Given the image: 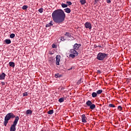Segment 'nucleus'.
Listing matches in <instances>:
<instances>
[{
	"label": "nucleus",
	"mask_w": 131,
	"mask_h": 131,
	"mask_svg": "<svg viewBox=\"0 0 131 131\" xmlns=\"http://www.w3.org/2000/svg\"><path fill=\"white\" fill-rule=\"evenodd\" d=\"M53 21L56 24H62L64 22L66 14L62 9H57L53 12L52 14Z\"/></svg>",
	"instance_id": "1"
},
{
	"label": "nucleus",
	"mask_w": 131,
	"mask_h": 131,
	"mask_svg": "<svg viewBox=\"0 0 131 131\" xmlns=\"http://www.w3.org/2000/svg\"><path fill=\"white\" fill-rule=\"evenodd\" d=\"M13 118H15V119H16V116H15L13 113H9L7 114L5 117L4 125L5 126H7V124L9 123V120Z\"/></svg>",
	"instance_id": "2"
},
{
	"label": "nucleus",
	"mask_w": 131,
	"mask_h": 131,
	"mask_svg": "<svg viewBox=\"0 0 131 131\" xmlns=\"http://www.w3.org/2000/svg\"><path fill=\"white\" fill-rule=\"evenodd\" d=\"M107 58L108 54L105 53L99 52L97 56V59L99 61H103L104 59H107Z\"/></svg>",
	"instance_id": "3"
},
{
	"label": "nucleus",
	"mask_w": 131,
	"mask_h": 131,
	"mask_svg": "<svg viewBox=\"0 0 131 131\" xmlns=\"http://www.w3.org/2000/svg\"><path fill=\"white\" fill-rule=\"evenodd\" d=\"M19 118L18 116H16L14 121H13V124L11 125L10 131H16V126L19 121Z\"/></svg>",
	"instance_id": "4"
},
{
	"label": "nucleus",
	"mask_w": 131,
	"mask_h": 131,
	"mask_svg": "<svg viewBox=\"0 0 131 131\" xmlns=\"http://www.w3.org/2000/svg\"><path fill=\"white\" fill-rule=\"evenodd\" d=\"M84 27H85V28H87L91 30V29H92V24H91V23L90 22H86L84 24Z\"/></svg>",
	"instance_id": "5"
},
{
	"label": "nucleus",
	"mask_w": 131,
	"mask_h": 131,
	"mask_svg": "<svg viewBox=\"0 0 131 131\" xmlns=\"http://www.w3.org/2000/svg\"><path fill=\"white\" fill-rule=\"evenodd\" d=\"M88 120V118L85 116V115L83 114L81 115V120L82 122H83L84 123H86L87 121L86 120Z\"/></svg>",
	"instance_id": "6"
},
{
	"label": "nucleus",
	"mask_w": 131,
	"mask_h": 131,
	"mask_svg": "<svg viewBox=\"0 0 131 131\" xmlns=\"http://www.w3.org/2000/svg\"><path fill=\"white\" fill-rule=\"evenodd\" d=\"M80 47H81V45L75 43L73 46V49L76 50V51H78V49H79V48H80Z\"/></svg>",
	"instance_id": "7"
},
{
	"label": "nucleus",
	"mask_w": 131,
	"mask_h": 131,
	"mask_svg": "<svg viewBox=\"0 0 131 131\" xmlns=\"http://www.w3.org/2000/svg\"><path fill=\"white\" fill-rule=\"evenodd\" d=\"M71 53L75 55L76 57L78 56V52H77V50H74L73 49L71 50Z\"/></svg>",
	"instance_id": "8"
},
{
	"label": "nucleus",
	"mask_w": 131,
	"mask_h": 131,
	"mask_svg": "<svg viewBox=\"0 0 131 131\" xmlns=\"http://www.w3.org/2000/svg\"><path fill=\"white\" fill-rule=\"evenodd\" d=\"M56 65H60V60L61 59V56L59 55L56 57Z\"/></svg>",
	"instance_id": "9"
},
{
	"label": "nucleus",
	"mask_w": 131,
	"mask_h": 131,
	"mask_svg": "<svg viewBox=\"0 0 131 131\" xmlns=\"http://www.w3.org/2000/svg\"><path fill=\"white\" fill-rule=\"evenodd\" d=\"M6 77V74L5 73H2L0 74V80H4Z\"/></svg>",
	"instance_id": "10"
},
{
	"label": "nucleus",
	"mask_w": 131,
	"mask_h": 131,
	"mask_svg": "<svg viewBox=\"0 0 131 131\" xmlns=\"http://www.w3.org/2000/svg\"><path fill=\"white\" fill-rule=\"evenodd\" d=\"M64 11L66 13H67L68 14L71 13V9H70V8H69L64 9Z\"/></svg>",
	"instance_id": "11"
},
{
	"label": "nucleus",
	"mask_w": 131,
	"mask_h": 131,
	"mask_svg": "<svg viewBox=\"0 0 131 131\" xmlns=\"http://www.w3.org/2000/svg\"><path fill=\"white\" fill-rule=\"evenodd\" d=\"M53 20H51L49 24L46 25V27H51L53 26Z\"/></svg>",
	"instance_id": "12"
},
{
	"label": "nucleus",
	"mask_w": 131,
	"mask_h": 131,
	"mask_svg": "<svg viewBox=\"0 0 131 131\" xmlns=\"http://www.w3.org/2000/svg\"><path fill=\"white\" fill-rule=\"evenodd\" d=\"M92 104H93V102H92L91 100H88L86 102V105H87L88 107H90Z\"/></svg>",
	"instance_id": "13"
},
{
	"label": "nucleus",
	"mask_w": 131,
	"mask_h": 131,
	"mask_svg": "<svg viewBox=\"0 0 131 131\" xmlns=\"http://www.w3.org/2000/svg\"><path fill=\"white\" fill-rule=\"evenodd\" d=\"M31 114H32V111H31V110H28L26 111V115H31Z\"/></svg>",
	"instance_id": "14"
},
{
	"label": "nucleus",
	"mask_w": 131,
	"mask_h": 131,
	"mask_svg": "<svg viewBox=\"0 0 131 131\" xmlns=\"http://www.w3.org/2000/svg\"><path fill=\"white\" fill-rule=\"evenodd\" d=\"M64 35H65V36H66L67 37H71V36H72L71 33H69V32H66V33L64 34Z\"/></svg>",
	"instance_id": "15"
},
{
	"label": "nucleus",
	"mask_w": 131,
	"mask_h": 131,
	"mask_svg": "<svg viewBox=\"0 0 131 131\" xmlns=\"http://www.w3.org/2000/svg\"><path fill=\"white\" fill-rule=\"evenodd\" d=\"M5 42H6V43H7V45H10V43H11V40L10 39H5Z\"/></svg>",
	"instance_id": "16"
},
{
	"label": "nucleus",
	"mask_w": 131,
	"mask_h": 131,
	"mask_svg": "<svg viewBox=\"0 0 131 131\" xmlns=\"http://www.w3.org/2000/svg\"><path fill=\"white\" fill-rule=\"evenodd\" d=\"M9 65L10 67H15V62H10L9 63Z\"/></svg>",
	"instance_id": "17"
},
{
	"label": "nucleus",
	"mask_w": 131,
	"mask_h": 131,
	"mask_svg": "<svg viewBox=\"0 0 131 131\" xmlns=\"http://www.w3.org/2000/svg\"><path fill=\"white\" fill-rule=\"evenodd\" d=\"M92 98H96L98 96V94L96 92H93L92 94Z\"/></svg>",
	"instance_id": "18"
},
{
	"label": "nucleus",
	"mask_w": 131,
	"mask_h": 131,
	"mask_svg": "<svg viewBox=\"0 0 131 131\" xmlns=\"http://www.w3.org/2000/svg\"><path fill=\"white\" fill-rule=\"evenodd\" d=\"M64 99H65V98L61 97L58 99V101L59 102V103H63V102H64Z\"/></svg>",
	"instance_id": "19"
},
{
	"label": "nucleus",
	"mask_w": 131,
	"mask_h": 131,
	"mask_svg": "<svg viewBox=\"0 0 131 131\" xmlns=\"http://www.w3.org/2000/svg\"><path fill=\"white\" fill-rule=\"evenodd\" d=\"M90 109H91V110H94V109L96 108V105L94 104H92L91 106H90Z\"/></svg>",
	"instance_id": "20"
},
{
	"label": "nucleus",
	"mask_w": 131,
	"mask_h": 131,
	"mask_svg": "<svg viewBox=\"0 0 131 131\" xmlns=\"http://www.w3.org/2000/svg\"><path fill=\"white\" fill-rule=\"evenodd\" d=\"M55 77H56V78H58L59 77H62V75H60V74L59 73L55 74Z\"/></svg>",
	"instance_id": "21"
},
{
	"label": "nucleus",
	"mask_w": 131,
	"mask_h": 131,
	"mask_svg": "<svg viewBox=\"0 0 131 131\" xmlns=\"http://www.w3.org/2000/svg\"><path fill=\"white\" fill-rule=\"evenodd\" d=\"M48 114H50V115H52L54 113V110H51L47 112Z\"/></svg>",
	"instance_id": "22"
},
{
	"label": "nucleus",
	"mask_w": 131,
	"mask_h": 131,
	"mask_svg": "<svg viewBox=\"0 0 131 131\" xmlns=\"http://www.w3.org/2000/svg\"><path fill=\"white\" fill-rule=\"evenodd\" d=\"M102 93H103V90H99L96 92V94H97V95H100Z\"/></svg>",
	"instance_id": "23"
},
{
	"label": "nucleus",
	"mask_w": 131,
	"mask_h": 131,
	"mask_svg": "<svg viewBox=\"0 0 131 131\" xmlns=\"http://www.w3.org/2000/svg\"><path fill=\"white\" fill-rule=\"evenodd\" d=\"M69 57H70V58H75V57H76V55H75V54H73L72 53V54L69 55Z\"/></svg>",
	"instance_id": "24"
},
{
	"label": "nucleus",
	"mask_w": 131,
	"mask_h": 131,
	"mask_svg": "<svg viewBox=\"0 0 131 131\" xmlns=\"http://www.w3.org/2000/svg\"><path fill=\"white\" fill-rule=\"evenodd\" d=\"M80 3H81V5H84L86 3V1L85 0H80Z\"/></svg>",
	"instance_id": "25"
},
{
	"label": "nucleus",
	"mask_w": 131,
	"mask_h": 131,
	"mask_svg": "<svg viewBox=\"0 0 131 131\" xmlns=\"http://www.w3.org/2000/svg\"><path fill=\"white\" fill-rule=\"evenodd\" d=\"M61 7L62 8H67V7H68V5H67V4H65L64 3H62Z\"/></svg>",
	"instance_id": "26"
},
{
	"label": "nucleus",
	"mask_w": 131,
	"mask_h": 131,
	"mask_svg": "<svg viewBox=\"0 0 131 131\" xmlns=\"http://www.w3.org/2000/svg\"><path fill=\"white\" fill-rule=\"evenodd\" d=\"M108 107H110V108H115V105L113 104H109Z\"/></svg>",
	"instance_id": "27"
},
{
	"label": "nucleus",
	"mask_w": 131,
	"mask_h": 131,
	"mask_svg": "<svg viewBox=\"0 0 131 131\" xmlns=\"http://www.w3.org/2000/svg\"><path fill=\"white\" fill-rule=\"evenodd\" d=\"M22 9L23 10H27V9H28V6L24 5V6H23Z\"/></svg>",
	"instance_id": "28"
},
{
	"label": "nucleus",
	"mask_w": 131,
	"mask_h": 131,
	"mask_svg": "<svg viewBox=\"0 0 131 131\" xmlns=\"http://www.w3.org/2000/svg\"><path fill=\"white\" fill-rule=\"evenodd\" d=\"M10 38H14L15 37V34L12 33L10 35Z\"/></svg>",
	"instance_id": "29"
},
{
	"label": "nucleus",
	"mask_w": 131,
	"mask_h": 131,
	"mask_svg": "<svg viewBox=\"0 0 131 131\" xmlns=\"http://www.w3.org/2000/svg\"><path fill=\"white\" fill-rule=\"evenodd\" d=\"M118 109L119 111H121V110H122V106L120 105L118 106Z\"/></svg>",
	"instance_id": "30"
},
{
	"label": "nucleus",
	"mask_w": 131,
	"mask_h": 131,
	"mask_svg": "<svg viewBox=\"0 0 131 131\" xmlns=\"http://www.w3.org/2000/svg\"><path fill=\"white\" fill-rule=\"evenodd\" d=\"M67 4H68L67 6H71V5H72V3L69 1H67Z\"/></svg>",
	"instance_id": "31"
},
{
	"label": "nucleus",
	"mask_w": 131,
	"mask_h": 131,
	"mask_svg": "<svg viewBox=\"0 0 131 131\" xmlns=\"http://www.w3.org/2000/svg\"><path fill=\"white\" fill-rule=\"evenodd\" d=\"M38 12L39 13H42L43 12V8H40L39 10H38Z\"/></svg>",
	"instance_id": "32"
},
{
	"label": "nucleus",
	"mask_w": 131,
	"mask_h": 131,
	"mask_svg": "<svg viewBox=\"0 0 131 131\" xmlns=\"http://www.w3.org/2000/svg\"><path fill=\"white\" fill-rule=\"evenodd\" d=\"M94 47L95 49H97V48H102V46L100 45L97 46L95 45H94Z\"/></svg>",
	"instance_id": "33"
},
{
	"label": "nucleus",
	"mask_w": 131,
	"mask_h": 131,
	"mask_svg": "<svg viewBox=\"0 0 131 131\" xmlns=\"http://www.w3.org/2000/svg\"><path fill=\"white\" fill-rule=\"evenodd\" d=\"M23 97H25L26 96H28V93H27V92H25L23 94Z\"/></svg>",
	"instance_id": "34"
},
{
	"label": "nucleus",
	"mask_w": 131,
	"mask_h": 131,
	"mask_svg": "<svg viewBox=\"0 0 131 131\" xmlns=\"http://www.w3.org/2000/svg\"><path fill=\"white\" fill-rule=\"evenodd\" d=\"M61 40L64 41V40H66V38H65V37H61Z\"/></svg>",
	"instance_id": "35"
},
{
	"label": "nucleus",
	"mask_w": 131,
	"mask_h": 131,
	"mask_svg": "<svg viewBox=\"0 0 131 131\" xmlns=\"http://www.w3.org/2000/svg\"><path fill=\"white\" fill-rule=\"evenodd\" d=\"M97 74H101V73H102V72H101V70H98L97 71Z\"/></svg>",
	"instance_id": "36"
},
{
	"label": "nucleus",
	"mask_w": 131,
	"mask_h": 131,
	"mask_svg": "<svg viewBox=\"0 0 131 131\" xmlns=\"http://www.w3.org/2000/svg\"><path fill=\"white\" fill-rule=\"evenodd\" d=\"M52 48H53V49H56V48H57V47L56 46V45L55 44H53Z\"/></svg>",
	"instance_id": "37"
},
{
	"label": "nucleus",
	"mask_w": 131,
	"mask_h": 131,
	"mask_svg": "<svg viewBox=\"0 0 131 131\" xmlns=\"http://www.w3.org/2000/svg\"><path fill=\"white\" fill-rule=\"evenodd\" d=\"M106 3L107 4H110L111 3V0H106Z\"/></svg>",
	"instance_id": "38"
},
{
	"label": "nucleus",
	"mask_w": 131,
	"mask_h": 131,
	"mask_svg": "<svg viewBox=\"0 0 131 131\" xmlns=\"http://www.w3.org/2000/svg\"><path fill=\"white\" fill-rule=\"evenodd\" d=\"M1 84H2V85H5V82H2Z\"/></svg>",
	"instance_id": "39"
},
{
	"label": "nucleus",
	"mask_w": 131,
	"mask_h": 131,
	"mask_svg": "<svg viewBox=\"0 0 131 131\" xmlns=\"http://www.w3.org/2000/svg\"><path fill=\"white\" fill-rule=\"evenodd\" d=\"M72 68H72V67L70 69H68V70H69H69H72Z\"/></svg>",
	"instance_id": "40"
},
{
	"label": "nucleus",
	"mask_w": 131,
	"mask_h": 131,
	"mask_svg": "<svg viewBox=\"0 0 131 131\" xmlns=\"http://www.w3.org/2000/svg\"><path fill=\"white\" fill-rule=\"evenodd\" d=\"M97 2H98V0H95V3H97Z\"/></svg>",
	"instance_id": "41"
},
{
	"label": "nucleus",
	"mask_w": 131,
	"mask_h": 131,
	"mask_svg": "<svg viewBox=\"0 0 131 131\" xmlns=\"http://www.w3.org/2000/svg\"><path fill=\"white\" fill-rule=\"evenodd\" d=\"M99 106H102V104H99Z\"/></svg>",
	"instance_id": "42"
}]
</instances>
